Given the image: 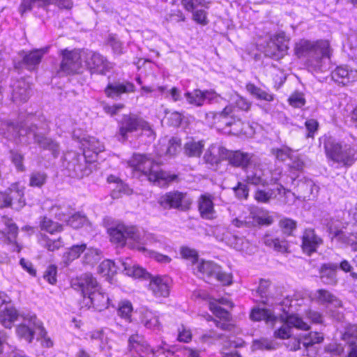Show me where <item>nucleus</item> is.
Here are the masks:
<instances>
[{
    "label": "nucleus",
    "instance_id": "1",
    "mask_svg": "<svg viewBox=\"0 0 357 357\" xmlns=\"http://www.w3.org/2000/svg\"><path fill=\"white\" fill-rule=\"evenodd\" d=\"M295 54L299 57H307L308 67L317 72H322L326 69L325 61L330 57L329 44L327 41L312 43L301 40L294 47Z\"/></svg>",
    "mask_w": 357,
    "mask_h": 357
},
{
    "label": "nucleus",
    "instance_id": "2",
    "mask_svg": "<svg viewBox=\"0 0 357 357\" xmlns=\"http://www.w3.org/2000/svg\"><path fill=\"white\" fill-rule=\"evenodd\" d=\"M128 164L132 168L134 174L139 173V177L144 176L149 181L160 186L166 185L178 179V176L175 174L158 170V166L154 165L153 160L145 155L134 154Z\"/></svg>",
    "mask_w": 357,
    "mask_h": 357
},
{
    "label": "nucleus",
    "instance_id": "3",
    "mask_svg": "<svg viewBox=\"0 0 357 357\" xmlns=\"http://www.w3.org/2000/svg\"><path fill=\"white\" fill-rule=\"evenodd\" d=\"M326 157L344 167H351L357 160V146L344 141H337L329 137L324 142Z\"/></svg>",
    "mask_w": 357,
    "mask_h": 357
},
{
    "label": "nucleus",
    "instance_id": "4",
    "mask_svg": "<svg viewBox=\"0 0 357 357\" xmlns=\"http://www.w3.org/2000/svg\"><path fill=\"white\" fill-rule=\"evenodd\" d=\"M204 158L211 164L218 163L220 160H227L231 165L246 170L252 165L253 155L240 151H230L215 144L209 147Z\"/></svg>",
    "mask_w": 357,
    "mask_h": 357
},
{
    "label": "nucleus",
    "instance_id": "5",
    "mask_svg": "<svg viewBox=\"0 0 357 357\" xmlns=\"http://www.w3.org/2000/svg\"><path fill=\"white\" fill-rule=\"evenodd\" d=\"M110 241L120 246L130 241L132 248H136L141 252H144V241L141 234L135 227H128L124 225H118L115 227H111L108 230Z\"/></svg>",
    "mask_w": 357,
    "mask_h": 357
},
{
    "label": "nucleus",
    "instance_id": "6",
    "mask_svg": "<svg viewBox=\"0 0 357 357\" xmlns=\"http://www.w3.org/2000/svg\"><path fill=\"white\" fill-rule=\"evenodd\" d=\"M63 165L72 178H82L92 172V163L84 155L75 151L64 154Z\"/></svg>",
    "mask_w": 357,
    "mask_h": 357
},
{
    "label": "nucleus",
    "instance_id": "7",
    "mask_svg": "<svg viewBox=\"0 0 357 357\" xmlns=\"http://www.w3.org/2000/svg\"><path fill=\"white\" fill-rule=\"evenodd\" d=\"M21 317L23 318V322L19 324L15 329L16 334L20 338L31 343L35 335L45 336L46 330L43 327V323L35 314H28L25 315L22 314Z\"/></svg>",
    "mask_w": 357,
    "mask_h": 357
},
{
    "label": "nucleus",
    "instance_id": "8",
    "mask_svg": "<svg viewBox=\"0 0 357 357\" xmlns=\"http://www.w3.org/2000/svg\"><path fill=\"white\" fill-rule=\"evenodd\" d=\"M59 55L61 56V61L57 73L60 76L74 75L80 72L82 68V56L79 50L64 49L60 50Z\"/></svg>",
    "mask_w": 357,
    "mask_h": 357
},
{
    "label": "nucleus",
    "instance_id": "9",
    "mask_svg": "<svg viewBox=\"0 0 357 357\" xmlns=\"http://www.w3.org/2000/svg\"><path fill=\"white\" fill-rule=\"evenodd\" d=\"M158 202L164 209L175 208L185 211L190 208L192 200L187 193L174 190L160 196Z\"/></svg>",
    "mask_w": 357,
    "mask_h": 357
},
{
    "label": "nucleus",
    "instance_id": "10",
    "mask_svg": "<svg viewBox=\"0 0 357 357\" xmlns=\"http://www.w3.org/2000/svg\"><path fill=\"white\" fill-rule=\"evenodd\" d=\"M197 269L202 277L208 280H215L224 284L231 283V274L224 272L219 265L213 261H202L197 265Z\"/></svg>",
    "mask_w": 357,
    "mask_h": 357
},
{
    "label": "nucleus",
    "instance_id": "11",
    "mask_svg": "<svg viewBox=\"0 0 357 357\" xmlns=\"http://www.w3.org/2000/svg\"><path fill=\"white\" fill-rule=\"evenodd\" d=\"M24 196L23 189H20L17 183L12 184L5 192L0 194V199L3 202L0 207H11L20 211L26 204Z\"/></svg>",
    "mask_w": 357,
    "mask_h": 357
},
{
    "label": "nucleus",
    "instance_id": "12",
    "mask_svg": "<svg viewBox=\"0 0 357 357\" xmlns=\"http://www.w3.org/2000/svg\"><path fill=\"white\" fill-rule=\"evenodd\" d=\"M289 39L284 33H279L271 38L265 49V55L275 60L282 59L289 49Z\"/></svg>",
    "mask_w": 357,
    "mask_h": 357
},
{
    "label": "nucleus",
    "instance_id": "13",
    "mask_svg": "<svg viewBox=\"0 0 357 357\" xmlns=\"http://www.w3.org/2000/svg\"><path fill=\"white\" fill-rule=\"evenodd\" d=\"M120 130L125 132H133L137 130L152 131L151 125L143 118L134 114H125L119 123Z\"/></svg>",
    "mask_w": 357,
    "mask_h": 357
},
{
    "label": "nucleus",
    "instance_id": "14",
    "mask_svg": "<svg viewBox=\"0 0 357 357\" xmlns=\"http://www.w3.org/2000/svg\"><path fill=\"white\" fill-rule=\"evenodd\" d=\"M84 54L86 66L92 73L105 75L110 70L111 64L99 53L89 52Z\"/></svg>",
    "mask_w": 357,
    "mask_h": 357
},
{
    "label": "nucleus",
    "instance_id": "15",
    "mask_svg": "<svg viewBox=\"0 0 357 357\" xmlns=\"http://www.w3.org/2000/svg\"><path fill=\"white\" fill-rule=\"evenodd\" d=\"M71 286L75 290L80 291L84 297L88 296L100 287L96 278L89 273H84L79 277L73 279Z\"/></svg>",
    "mask_w": 357,
    "mask_h": 357
},
{
    "label": "nucleus",
    "instance_id": "16",
    "mask_svg": "<svg viewBox=\"0 0 357 357\" xmlns=\"http://www.w3.org/2000/svg\"><path fill=\"white\" fill-rule=\"evenodd\" d=\"M135 91V86L127 80H113L109 81L104 92L107 97L118 100L125 93H132Z\"/></svg>",
    "mask_w": 357,
    "mask_h": 357
},
{
    "label": "nucleus",
    "instance_id": "17",
    "mask_svg": "<svg viewBox=\"0 0 357 357\" xmlns=\"http://www.w3.org/2000/svg\"><path fill=\"white\" fill-rule=\"evenodd\" d=\"M0 223L3 225L2 234L5 236V243L11 245L12 251L20 252L21 247L16 241L18 227L12 219L6 216L1 218Z\"/></svg>",
    "mask_w": 357,
    "mask_h": 357
},
{
    "label": "nucleus",
    "instance_id": "18",
    "mask_svg": "<svg viewBox=\"0 0 357 357\" xmlns=\"http://www.w3.org/2000/svg\"><path fill=\"white\" fill-rule=\"evenodd\" d=\"M301 248L303 252L310 256L317 252V248L323 244V240L315 233L314 229H305L303 233Z\"/></svg>",
    "mask_w": 357,
    "mask_h": 357
},
{
    "label": "nucleus",
    "instance_id": "19",
    "mask_svg": "<svg viewBox=\"0 0 357 357\" xmlns=\"http://www.w3.org/2000/svg\"><path fill=\"white\" fill-rule=\"evenodd\" d=\"M51 3L56 4L59 7L63 8H71L72 3L70 0H22L19 7V11L21 15L30 11L33 7H45Z\"/></svg>",
    "mask_w": 357,
    "mask_h": 357
},
{
    "label": "nucleus",
    "instance_id": "20",
    "mask_svg": "<svg viewBox=\"0 0 357 357\" xmlns=\"http://www.w3.org/2000/svg\"><path fill=\"white\" fill-rule=\"evenodd\" d=\"M197 208L200 217L204 220H211L217 217L215 210L213 197L208 193L202 195L197 200Z\"/></svg>",
    "mask_w": 357,
    "mask_h": 357
},
{
    "label": "nucleus",
    "instance_id": "21",
    "mask_svg": "<svg viewBox=\"0 0 357 357\" xmlns=\"http://www.w3.org/2000/svg\"><path fill=\"white\" fill-rule=\"evenodd\" d=\"M149 289L156 297H167L169 294L170 279L167 276H153L149 279Z\"/></svg>",
    "mask_w": 357,
    "mask_h": 357
},
{
    "label": "nucleus",
    "instance_id": "22",
    "mask_svg": "<svg viewBox=\"0 0 357 357\" xmlns=\"http://www.w3.org/2000/svg\"><path fill=\"white\" fill-rule=\"evenodd\" d=\"M231 223L238 228H250L259 225H270L273 223V219L269 216L261 217L256 215L255 213L252 211L250 212V215L246 217L245 220H242L236 218L232 220Z\"/></svg>",
    "mask_w": 357,
    "mask_h": 357
},
{
    "label": "nucleus",
    "instance_id": "23",
    "mask_svg": "<svg viewBox=\"0 0 357 357\" xmlns=\"http://www.w3.org/2000/svg\"><path fill=\"white\" fill-rule=\"evenodd\" d=\"M338 264L335 263H325L321 264L319 270V278L321 282L326 285L335 286L338 282L337 271Z\"/></svg>",
    "mask_w": 357,
    "mask_h": 357
},
{
    "label": "nucleus",
    "instance_id": "24",
    "mask_svg": "<svg viewBox=\"0 0 357 357\" xmlns=\"http://www.w3.org/2000/svg\"><path fill=\"white\" fill-rule=\"evenodd\" d=\"M188 102L197 107H202L206 100L211 101L216 97L213 91L195 89L192 92H186L184 94Z\"/></svg>",
    "mask_w": 357,
    "mask_h": 357
},
{
    "label": "nucleus",
    "instance_id": "25",
    "mask_svg": "<svg viewBox=\"0 0 357 357\" xmlns=\"http://www.w3.org/2000/svg\"><path fill=\"white\" fill-rule=\"evenodd\" d=\"M314 301L320 304L335 308L342 307V301L330 291L325 289H317L314 294Z\"/></svg>",
    "mask_w": 357,
    "mask_h": 357
},
{
    "label": "nucleus",
    "instance_id": "26",
    "mask_svg": "<svg viewBox=\"0 0 357 357\" xmlns=\"http://www.w3.org/2000/svg\"><path fill=\"white\" fill-rule=\"evenodd\" d=\"M346 230L349 235L348 236H345L344 232L339 230L335 233V237L347 243L351 247L354 251L357 252V220L354 222L349 223L346 227Z\"/></svg>",
    "mask_w": 357,
    "mask_h": 357
},
{
    "label": "nucleus",
    "instance_id": "27",
    "mask_svg": "<svg viewBox=\"0 0 357 357\" xmlns=\"http://www.w3.org/2000/svg\"><path fill=\"white\" fill-rule=\"evenodd\" d=\"M49 47L36 49L26 54L23 57V63L28 70H33L40 63L42 57L49 51Z\"/></svg>",
    "mask_w": 357,
    "mask_h": 357
},
{
    "label": "nucleus",
    "instance_id": "28",
    "mask_svg": "<svg viewBox=\"0 0 357 357\" xmlns=\"http://www.w3.org/2000/svg\"><path fill=\"white\" fill-rule=\"evenodd\" d=\"M119 264L122 266L123 272H125L128 276L145 280H149L151 277V275L142 267L136 264L131 265L130 259H127L126 261L119 260Z\"/></svg>",
    "mask_w": 357,
    "mask_h": 357
},
{
    "label": "nucleus",
    "instance_id": "29",
    "mask_svg": "<svg viewBox=\"0 0 357 357\" xmlns=\"http://www.w3.org/2000/svg\"><path fill=\"white\" fill-rule=\"evenodd\" d=\"M12 98L14 100L27 101L30 96V85L24 79L15 81L13 86Z\"/></svg>",
    "mask_w": 357,
    "mask_h": 357
},
{
    "label": "nucleus",
    "instance_id": "30",
    "mask_svg": "<svg viewBox=\"0 0 357 357\" xmlns=\"http://www.w3.org/2000/svg\"><path fill=\"white\" fill-rule=\"evenodd\" d=\"M87 297L90 300L92 307L98 311L100 312L107 308L109 305V298L102 291L100 287Z\"/></svg>",
    "mask_w": 357,
    "mask_h": 357
},
{
    "label": "nucleus",
    "instance_id": "31",
    "mask_svg": "<svg viewBox=\"0 0 357 357\" xmlns=\"http://www.w3.org/2000/svg\"><path fill=\"white\" fill-rule=\"evenodd\" d=\"M57 210L61 211L59 213H56V215L58 218L60 220L66 221L69 226L74 229L82 227L87 220L86 217L79 213L69 215L63 211L61 208H57Z\"/></svg>",
    "mask_w": 357,
    "mask_h": 357
},
{
    "label": "nucleus",
    "instance_id": "32",
    "mask_svg": "<svg viewBox=\"0 0 357 357\" xmlns=\"http://www.w3.org/2000/svg\"><path fill=\"white\" fill-rule=\"evenodd\" d=\"M160 143L164 144L158 152V154L160 155H174L179 151L181 147V141L177 137H172L171 139H167V137H165L160 139Z\"/></svg>",
    "mask_w": 357,
    "mask_h": 357
},
{
    "label": "nucleus",
    "instance_id": "33",
    "mask_svg": "<svg viewBox=\"0 0 357 357\" xmlns=\"http://www.w3.org/2000/svg\"><path fill=\"white\" fill-rule=\"evenodd\" d=\"M250 317L255 321L264 320L271 326H273L277 320V317L271 310L259 307L252 309Z\"/></svg>",
    "mask_w": 357,
    "mask_h": 357
},
{
    "label": "nucleus",
    "instance_id": "34",
    "mask_svg": "<svg viewBox=\"0 0 357 357\" xmlns=\"http://www.w3.org/2000/svg\"><path fill=\"white\" fill-rule=\"evenodd\" d=\"M77 139L80 141L84 149H89L94 153L101 152L104 146L94 135H78Z\"/></svg>",
    "mask_w": 357,
    "mask_h": 357
},
{
    "label": "nucleus",
    "instance_id": "35",
    "mask_svg": "<svg viewBox=\"0 0 357 357\" xmlns=\"http://www.w3.org/2000/svg\"><path fill=\"white\" fill-rule=\"evenodd\" d=\"M22 314L13 307H6L0 311V324L6 328H11Z\"/></svg>",
    "mask_w": 357,
    "mask_h": 357
},
{
    "label": "nucleus",
    "instance_id": "36",
    "mask_svg": "<svg viewBox=\"0 0 357 357\" xmlns=\"http://www.w3.org/2000/svg\"><path fill=\"white\" fill-rule=\"evenodd\" d=\"M34 141L43 149L49 150L54 157H56L59 152V144L46 135H34Z\"/></svg>",
    "mask_w": 357,
    "mask_h": 357
},
{
    "label": "nucleus",
    "instance_id": "37",
    "mask_svg": "<svg viewBox=\"0 0 357 357\" xmlns=\"http://www.w3.org/2000/svg\"><path fill=\"white\" fill-rule=\"evenodd\" d=\"M129 344L131 349L138 353L142 357H145L146 352L149 350V345L144 341L143 337L138 334L130 337Z\"/></svg>",
    "mask_w": 357,
    "mask_h": 357
},
{
    "label": "nucleus",
    "instance_id": "38",
    "mask_svg": "<svg viewBox=\"0 0 357 357\" xmlns=\"http://www.w3.org/2000/svg\"><path fill=\"white\" fill-rule=\"evenodd\" d=\"M203 141L190 140L185 144L184 153L189 157H199L204 149Z\"/></svg>",
    "mask_w": 357,
    "mask_h": 357
},
{
    "label": "nucleus",
    "instance_id": "39",
    "mask_svg": "<svg viewBox=\"0 0 357 357\" xmlns=\"http://www.w3.org/2000/svg\"><path fill=\"white\" fill-rule=\"evenodd\" d=\"M246 182L254 185H265L266 181L263 178V172L261 169L256 168L252 171H246Z\"/></svg>",
    "mask_w": 357,
    "mask_h": 357
},
{
    "label": "nucleus",
    "instance_id": "40",
    "mask_svg": "<svg viewBox=\"0 0 357 357\" xmlns=\"http://www.w3.org/2000/svg\"><path fill=\"white\" fill-rule=\"evenodd\" d=\"M100 272L105 275L112 276L117 271H123V268L117 262H114L112 260H105L99 266Z\"/></svg>",
    "mask_w": 357,
    "mask_h": 357
},
{
    "label": "nucleus",
    "instance_id": "41",
    "mask_svg": "<svg viewBox=\"0 0 357 357\" xmlns=\"http://www.w3.org/2000/svg\"><path fill=\"white\" fill-rule=\"evenodd\" d=\"M314 186L315 185L311 179L304 178L298 181L296 190L300 197L307 198L310 197V195L312 194Z\"/></svg>",
    "mask_w": 357,
    "mask_h": 357
},
{
    "label": "nucleus",
    "instance_id": "42",
    "mask_svg": "<svg viewBox=\"0 0 357 357\" xmlns=\"http://www.w3.org/2000/svg\"><path fill=\"white\" fill-rule=\"evenodd\" d=\"M48 178L47 174L43 171H33L29 176V185L35 188H42Z\"/></svg>",
    "mask_w": 357,
    "mask_h": 357
},
{
    "label": "nucleus",
    "instance_id": "43",
    "mask_svg": "<svg viewBox=\"0 0 357 357\" xmlns=\"http://www.w3.org/2000/svg\"><path fill=\"white\" fill-rule=\"evenodd\" d=\"M86 252L83 257V263L88 265H93L98 262L101 259V252L97 248H86Z\"/></svg>",
    "mask_w": 357,
    "mask_h": 357
},
{
    "label": "nucleus",
    "instance_id": "44",
    "mask_svg": "<svg viewBox=\"0 0 357 357\" xmlns=\"http://www.w3.org/2000/svg\"><path fill=\"white\" fill-rule=\"evenodd\" d=\"M324 336L318 332H310L302 337V344L304 348L307 349L315 344H319L323 342Z\"/></svg>",
    "mask_w": 357,
    "mask_h": 357
},
{
    "label": "nucleus",
    "instance_id": "45",
    "mask_svg": "<svg viewBox=\"0 0 357 357\" xmlns=\"http://www.w3.org/2000/svg\"><path fill=\"white\" fill-rule=\"evenodd\" d=\"M286 317L287 319L288 324H289L291 328H295L303 331H308L310 328V325L305 322L301 317H298L295 313L287 315Z\"/></svg>",
    "mask_w": 357,
    "mask_h": 357
},
{
    "label": "nucleus",
    "instance_id": "46",
    "mask_svg": "<svg viewBox=\"0 0 357 357\" xmlns=\"http://www.w3.org/2000/svg\"><path fill=\"white\" fill-rule=\"evenodd\" d=\"M86 245L84 243L81 245H75L70 247L68 250L64 254V259L66 261H73L77 259L80 255L85 251Z\"/></svg>",
    "mask_w": 357,
    "mask_h": 357
},
{
    "label": "nucleus",
    "instance_id": "47",
    "mask_svg": "<svg viewBox=\"0 0 357 357\" xmlns=\"http://www.w3.org/2000/svg\"><path fill=\"white\" fill-rule=\"evenodd\" d=\"M279 226L284 235L290 236L293 235V232L296 229L297 222L290 218H284L280 220Z\"/></svg>",
    "mask_w": 357,
    "mask_h": 357
},
{
    "label": "nucleus",
    "instance_id": "48",
    "mask_svg": "<svg viewBox=\"0 0 357 357\" xmlns=\"http://www.w3.org/2000/svg\"><path fill=\"white\" fill-rule=\"evenodd\" d=\"M142 323L149 329L158 328L160 324L158 317L150 311H146L143 314Z\"/></svg>",
    "mask_w": 357,
    "mask_h": 357
},
{
    "label": "nucleus",
    "instance_id": "49",
    "mask_svg": "<svg viewBox=\"0 0 357 357\" xmlns=\"http://www.w3.org/2000/svg\"><path fill=\"white\" fill-rule=\"evenodd\" d=\"M276 349L275 344L272 341L265 338L255 340L252 344V349L255 350H275Z\"/></svg>",
    "mask_w": 357,
    "mask_h": 357
},
{
    "label": "nucleus",
    "instance_id": "50",
    "mask_svg": "<svg viewBox=\"0 0 357 357\" xmlns=\"http://www.w3.org/2000/svg\"><path fill=\"white\" fill-rule=\"evenodd\" d=\"M282 321V326L275 331L274 335L276 337L280 339H287L291 335V328L288 324L287 319L285 317L281 316Z\"/></svg>",
    "mask_w": 357,
    "mask_h": 357
},
{
    "label": "nucleus",
    "instance_id": "51",
    "mask_svg": "<svg viewBox=\"0 0 357 357\" xmlns=\"http://www.w3.org/2000/svg\"><path fill=\"white\" fill-rule=\"evenodd\" d=\"M349 69L347 67L338 66L332 72V79L338 83L347 84Z\"/></svg>",
    "mask_w": 357,
    "mask_h": 357
},
{
    "label": "nucleus",
    "instance_id": "52",
    "mask_svg": "<svg viewBox=\"0 0 357 357\" xmlns=\"http://www.w3.org/2000/svg\"><path fill=\"white\" fill-rule=\"evenodd\" d=\"M280 304L281 310L285 314L284 317L294 313L297 310V305H298L297 300L289 297L285 298Z\"/></svg>",
    "mask_w": 357,
    "mask_h": 357
},
{
    "label": "nucleus",
    "instance_id": "53",
    "mask_svg": "<svg viewBox=\"0 0 357 357\" xmlns=\"http://www.w3.org/2000/svg\"><path fill=\"white\" fill-rule=\"evenodd\" d=\"M265 244L271 248H273L276 251L285 252L287 251V243L284 241H280L279 238H268L264 241Z\"/></svg>",
    "mask_w": 357,
    "mask_h": 357
},
{
    "label": "nucleus",
    "instance_id": "54",
    "mask_svg": "<svg viewBox=\"0 0 357 357\" xmlns=\"http://www.w3.org/2000/svg\"><path fill=\"white\" fill-rule=\"evenodd\" d=\"M10 158L18 172H24L26 167L23 164L24 155L17 151L11 150Z\"/></svg>",
    "mask_w": 357,
    "mask_h": 357
},
{
    "label": "nucleus",
    "instance_id": "55",
    "mask_svg": "<svg viewBox=\"0 0 357 357\" xmlns=\"http://www.w3.org/2000/svg\"><path fill=\"white\" fill-rule=\"evenodd\" d=\"M40 228L42 230H45L50 234L62 229L61 225L47 218H43L40 222Z\"/></svg>",
    "mask_w": 357,
    "mask_h": 357
},
{
    "label": "nucleus",
    "instance_id": "56",
    "mask_svg": "<svg viewBox=\"0 0 357 357\" xmlns=\"http://www.w3.org/2000/svg\"><path fill=\"white\" fill-rule=\"evenodd\" d=\"M254 197L258 202L267 204L273 197V192L272 190L265 191L259 189L255 192Z\"/></svg>",
    "mask_w": 357,
    "mask_h": 357
},
{
    "label": "nucleus",
    "instance_id": "57",
    "mask_svg": "<svg viewBox=\"0 0 357 357\" xmlns=\"http://www.w3.org/2000/svg\"><path fill=\"white\" fill-rule=\"evenodd\" d=\"M289 105L294 107L301 108L305 104L304 95L300 92H294L288 100Z\"/></svg>",
    "mask_w": 357,
    "mask_h": 357
},
{
    "label": "nucleus",
    "instance_id": "58",
    "mask_svg": "<svg viewBox=\"0 0 357 357\" xmlns=\"http://www.w3.org/2000/svg\"><path fill=\"white\" fill-rule=\"evenodd\" d=\"M132 190L128 185L123 183L121 181L117 183L116 188L112 192V196L114 198H118L121 194L131 195Z\"/></svg>",
    "mask_w": 357,
    "mask_h": 357
},
{
    "label": "nucleus",
    "instance_id": "59",
    "mask_svg": "<svg viewBox=\"0 0 357 357\" xmlns=\"http://www.w3.org/2000/svg\"><path fill=\"white\" fill-rule=\"evenodd\" d=\"M132 311L130 302L126 301L120 303L118 307V314L124 319H129Z\"/></svg>",
    "mask_w": 357,
    "mask_h": 357
},
{
    "label": "nucleus",
    "instance_id": "60",
    "mask_svg": "<svg viewBox=\"0 0 357 357\" xmlns=\"http://www.w3.org/2000/svg\"><path fill=\"white\" fill-rule=\"evenodd\" d=\"M210 309L213 312V313L220 319H222L223 321H229L230 318L229 313L222 308V307L215 304V303H210Z\"/></svg>",
    "mask_w": 357,
    "mask_h": 357
},
{
    "label": "nucleus",
    "instance_id": "61",
    "mask_svg": "<svg viewBox=\"0 0 357 357\" xmlns=\"http://www.w3.org/2000/svg\"><path fill=\"white\" fill-rule=\"evenodd\" d=\"M107 44L112 48L115 54L120 55L123 53L122 43L115 36L110 35L109 36Z\"/></svg>",
    "mask_w": 357,
    "mask_h": 357
},
{
    "label": "nucleus",
    "instance_id": "62",
    "mask_svg": "<svg viewBox=\"0 0 357 357\" xmlns=\"http://www.w3.org/2000/svg\"><path fill=\"white\" fill-rule=\"evenodd\" d=\"M40 243L50 251H54L61 246V242L59 239L51 240L46 236L42 237Z\"/></svg>",
    "mask_w": 357,
    "mask_h": 357
},
{
    "label": "nucleus",
    "instance_id": "63",
    "mask_svg": "<svg viewBox=\"0 0 357 357\" xmlns=\"http://www.w3.org/2000/svg\"><path fill=\"white\" fill-rule=\"evenodd\" d=\"M305 315L312 324H322L324 321L323 315L317 311L308 309L305 311Z\"/></svg>",
    "mask_w": 357,
    "mask_h": 357
},
{
    "label": "nucleus",
    "instance_id": "64",
    "mask_svg": "<svg viewBox=\"0 0 357 357\" xmlns=\"http://www.w3.org/2000/svg\"><path fill=\"white\" fill-rule=\"evenodd\" d=\"M57 268L55 265L49 266L44 272V278L50 284H53L56 282Z\"/></svg>",
    "mask_w": 357,
    "mask_h": 357
}]
</instances>
